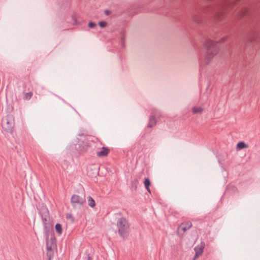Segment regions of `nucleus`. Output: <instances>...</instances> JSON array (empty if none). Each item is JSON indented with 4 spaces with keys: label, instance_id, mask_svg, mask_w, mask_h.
I'll return each instance as SVG.
<instances>
[{
    "label": "nucleus",
    "instance_id": "obj_1",
    "mask_svg": "<svg viewBox=\"0 0 260 260\" xmlns=\"http://www.w3.org/2000/svg\"><path fill=\"white\" fill-rule=\"evenodd\" d=\"M218 42L208 39L206 41L204 46L206 50L204 58L201 60V64L207 65L218 52Z\"/></svg>",
    "mask_w": 260,
    "mask_h": 260
},
{
    "label": "nucleus",
    "instance_id": "obj_2",
    "mask_svg": "<svg viewBox=\"0 0 260 260\" xmlns=\"http://www.w3.org/2000/svg\"><path fill=\"white\" fill-rule=\"evenodd\" d=\"M116 226L120 237L123 240L127 239L130 230L128 221L123 217H120L117 220Z\"/></svg>",
    "mask_w": 260,
    "mask_h": 260
},
{
    "label": "nucleus",
    "instance_id": "obj_3",
    "mask_svg": "<svg viewBox=\"0 0 260 260\" xmlns=\"http://www.w3.org/2000/svg\"><path fill=\"white\" fill-rule=\"evenodd\" d=\"M14 118L12 115H7L2 120V126L3 133L12 134L14 127Z\"/></svg>",
    "mask_w": 260,
    "mask_h": 260
},
{
    "label": "nucleus",
    "instance_id": "obj_4",
    "mask_svg": "<svg viewBox=\"0 0 260 260\" xmlns=\"http://www.w3.org/2000/svg\"><path fill=\"white\" fill-rule=\"evenodd\" d=\"M71 203L74 209H80L85 204V196L73 194L71 199Z\"/></svg>",
    "mask_w": 260,
    "mask_h": 260
},
{
    "label": "nucleus",
    "instance_id": "obj_5",
    "mask_svg": "<svg viewBox=\"0 0 260 260\" xmlns=\"http://www.w3.org/2000/svg\"><path fill=\"white\" fill-rule=\"evenodd\" d=\"M38 210L44 226L47 229L49 226V221L50 217L48 210L47 208L44 206H42L38 209Z\"/></svg>",
    "mask_w": 260,
    "mask_h": 260
},
{
    "label": "nucleus",
    "instance_id": "obj_6",
    "mask_svg": "<svg viewBox=\"0 0 260 260\" xmlns=\"http://www.w3.org/2000/svg\"><path fill=\"white\" fill-rule=\"evenodd\" d=\"M205 246V243L204 242H201V243L198 245L197 246H196L194 248V250L195 251V255L193 259V260H196V259L199 257L200 255H201L203 251V249Z\"/></svg>",
    "mask_w": 260,
    "mask_h": 260
},
{
    "label": "nucleus",
    "instance_id": "obj_7",
    "mask_svg": "<svg viewBox=\"0 0 260 260\" xmlns=\"http://www.w3.org/2000/svg\"><path fill=\"white\" fill-rule=\"evenodd\" d=\"M192 226V223L190 221H186L182 223L178 228V232L182 234L185 233L187 230L189 229Z\"/></svg>",
    "mask_w": 260,
    "mask_h": 260
},
{
    "label": "nucleus",
    "instance_id": "obj_8",
    "mask_svg": "<svg viewBox=\"0 0 260 260\" xmlns=\"http://www.w3.org/2000/svg\"><path fill=\"white\" fill-rule=\"evenodd\" d=\"M46 242L47 249H54L56 247V241L53 236H51L50 239L47 238Z\"/></svg>",
    "mask_w": 260,
    "mask_h": 260
},
{
    "label": "nucleus",
    "instance_id": "obj_9",
    "mask_svg": "<svg viewBox=\"0 0 260 260\" xmlns=\"http://www.w3.org/2000/svg\"><path fill=\"white\" fill-rule=\"evenodd\" d=\"M109 153V149L107 147H103L102 150L97 152L96 155L99 157H104L108 155Z\"/></svg>",
    "mask_w": 260,
    "mask_h": 260
},
{
    "label": "nucleus",
    "instance_id": "obj_10",
    "mask_svg": "<svg viewBox=\"0 0 260 260\" xmlns=\"http://www.w3.org/2000/svg\"><path fill=\"white\" fill-rule=\"evenodd\" d=\"M236 1H232V0H225L224 2V6H223V9H225L228 8L229 7H232L236 3Z\"/></svg>",
    "mask_w": 260,
    "mask_h": 260
},
{
    "label": "nucleus",
    "instance_id": "obj_11",
    "mask_svg": "<svg viewBox=\"0 0 260 260\" xmlns=\"http://www.w3.org/2000/svg\"><path fill=\"white\" fill-rule=\"evenodd\" d=\"M156 123V120L154 116H151L149 118V123L147 125L148 127H152Z\"/></svg>",
    "mask_w": 260,
    "mask_h": 260
},
{
    "label": "nucleus",
    "instance_id": "obj_12",
    "mask_svg": "<svg viewBox=\"0 0 260 260\" xmlns=\"http://www.w3.org/2000/svg\"><path fill=\"white\" fill-rule=\"evenodd\" d=\"M125 34L124 31H122L120 33V44L121 46L123 47L125 46Z\"/></svg>",
    "mask_w": 260,
    "mask_h": 260
},
{
    "label": "nucleus",
    "instance_id": "obj_13",
    "mask_svg": "<svg viewBox=\"0 0 260 260\" xmlns=\"http://www.w3.org/2000/svg\"><path fill=\"white\" fill-rule=\"evenodd\" d=\"M144 185L147 189V190L149 192L151 193V190L150 189V186L151 185V182L148 178H146L145 179L144 182Z\"/></svg>",
    "mask_w": 260,
    "mask_h": 260
},
{
    "label": "nucleus",
    "instance_id": "obj_14",
    "mask_svg": "<svg viewBox=\"0 0 260 260\" xmlns=\"http://www.w3.org/2000/svg\"><path fill=\"white\" fill-rule=\"evenodd\" d=\"M203 111V109L200 107H193L192 109V112L193 114L201 113Z\"/></svg>",
    "mask_w": 260,
    "mask_h": 260
},
{
    "label": "nucleus",
    "instance_id": "obj_15",
    "mask_svg": "<svg viewBox=\"0 0 260 260\" xmlns=\"http://www.w3.org/2000/svg\"><path fill=\"white\" fill-rule=\"evenodd\" d=\"M87 201L88 204L90 207L93 208L95 206V201L91 197L89 196L87 197Z\"/></svg>",
    "mask_w": 260,
    "mask_h": 260
},
{
    "label": "nucleus",
    "instance_id": "obj_16",
    "mask_svg": "<svg viewBox=\"0 0 260 260\" xmlns=\"http://www.w3.org/2000/svg\"><path fill=\"white\" fill-rule=\"evenodd\" d=\"M248 145L243 142H240L237 145V147L239 150L248 148Z\"/></svg>",
    "mask_w": 260,
    "mask_h": 260
},
{
    "label": "nucleus",
    "instance_id": "obj_17",
    "mask_svg": "<svg viewBox=\"0 0 260 260\" xmlns=\"http://www.w3.org/2000/svg\"><path fill=\"white\" fill-rule=\"evenodd\" d=\"M54 249H47V256L48 260H51L54 256Z\"/></svg>",
    "mask_w": 260,
    "mask_h": 260
},
{
    "label": "nucleus",
    "instance_id": "obj_18",
    "mask_svg": "<svg viewBox=\"0 0 260 260\" xmlns=\"http://www.w3.org/2000/svg\"><path fill=\"white\" fill-rule=\"evenodd\" d=\"M55 228L56 232L59 235L62 233V226L60 223H56L55 224Z\"/></svg>",
    "mask_w": 260,
    "mask_h": 260
},
{
    "label": "nucleus",
    "instance_id": "obj_19",
    "mask_svg": "<svg viewBox=\"0 0 260 260\" xmlns=\"http://www.w3.org/2000/svg\"><path fill=\"white\" fill-rule=\"evenodd\" d=\"M32 96L31 92H27L25 94L24 99L26 100H30Z\"/></svg>",
    "mask_w": 260,
    "mask_h": 260
},
{
    "label": "nucleus",
    "instance_id": "obj_20",
    "mask_svg": "<svg viewBox=\"0 0 260 260\" xmlns=\"http://www.w3.org/2000/svg\"><path fill=\"white\" fill-rule=\"evenodd\" d=\"M67 218L70 220L72 222H73L74 221V217L72 215V214H68L67 215Z\"/></svg>",
    "mask_w": 260,
    "mask_h": 260
},
{
    "label": "nucleus",
    "instance_id": "obj_21",
    "mask_svg": "<svg viewBox=\"0 0 260 260\" xmlns=\"http://www.w3.org/2000/svg\"><path fill=\"white\" fill-rule=\"evenodd\" d=\"M99 25H100L101 27H102V28L105 27V26H107V22H105V21H100V22H99Z\"/></svg>",
    "mask_w": 260,
    "mask_h": 260
},
{
    "label": "nucleus",
    "instance_id": "obj_22",
    "mask_svg": "<svg viewBox=\"0 0 260 260\" xmlns=\"http://www.w3.org/2000/svg\"><path fill=\"white\" fill-rule=\"evenodd\" d=\"M95 26H96V24L94 22H89L88 23V26L90 28H94V27H95Z\"/></svg>",
    "mask_w": 260,
    "mask_h": 260
},
{
    "label": "nucleus",
    "instance_id": "obj_23",
    "mask_svg": "<svg viewBox=\"0 0 260 260\" xmlns=\"http://www.w3.org/2000/svg\"><path fill=\"white\" fill-rule=\"evenodd\" d=\"M248 12H249L248 9L246 8L245 10L242 11V15H246L248 13Z\"/></svg>",
    "mask_w": 260,
    "mask_h": 260
},
{
    "label": "nucleus",
    "instance_id": "obj_24",
    "mask_svg": "<svg viewBox=\"0 0 260 260\" xmlns=\"http://www.w3.org/2000/svg\"><path fill=\"white\" fill-rule=\"evenodd\" d=\"M85 260H92V258L89 255H88V256Z\"/></svg>",
    "mask_w": 260,
    "mask_h": 260
},
{
    "label": "nucleus",
    "instance_id": "obj_25",
    "mask_svg": "<svg viewBox=\"0 0 260 260\" xmlns=\"http://www.w3.org/2000/svg\"><path fill=\"white\" fill-rule=\"evenodd\" d=\"M85 145L86 146V148H84V147H83V149H82V151H86V149H87V145Z\"/></svg>",
    "mask_w": 260,
    "mask_h": 260
},
{
    "label": "nucleus",
    "instance_id": "obj_26",
    "mask_svg": "<svg viewBox=\"0 0 260 260\" xmlns=\"http://www.w3.org/2000/svg\"><path fill=\"white\" fill-rule=\"evenodd\" d=\"M105 13L106 15H109V11L108 10H106L105 11Z\"/></svg>",
    "mask_w": 260,
    "mask_h": 260
},
{
    "label": "nucleus",
    "instance_id": "obj_27",
    "mask_svg": "<svg viewBox=\"0 0 260 260\" xmlns=\"http://www.w3.org/2000/svg\"><path fill=\"white\" fill-rule=\"evenodd\" d=\"M73 20H74V23L75 24H77V22L76 21V20L75 19V18L73 17Z\"/></svg>",
    "mask_w": 260,
    "mask_h": 260
},
{
    "label": "nucleus",
    "instance_id": "obj_28",
    "mask_svg": "<svg viewBox=\"0 0 260 260\" xmlns=\"http://www.w3.org/2000/svg\"><path fill=\"white\" fill-rule=\"evenodd\" d=\"M223 41H224V38H222V39H221V42H223Z\"/></svg>",
    "mask_w": 260,
    "mask_h": 260
},
{
    "label": "nucleus",
    "instance_id": "obj_29",
    "mask_svg": "<svg viewBox=\"0 0 260 260\" xmlns=\"http://www.w3.org/2000/svg\"><path fill=\"white\" fill-rule=\"evenodd\" d=\"M196 21L198 22V23H199V20H196Z\"/></svg>",
    "mask_w": 260,
    "mask_h": 260
}]
</instances>
